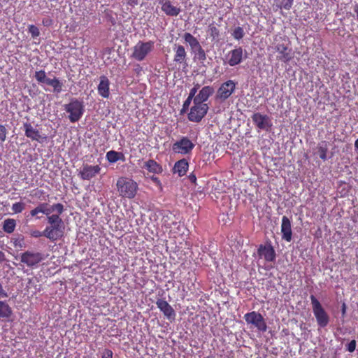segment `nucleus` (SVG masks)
<instances>
[{
  "label": "nucleus",
  "instance_id": "21",
  "mask_svg": "<svg viewBox=\"0 0 358 358\" xmlns=\"http://www.w3.org/2000/svg\"><path fill=\"white\" fill-rule=\"evenodd\" d=\"M174 57L173 61L178 64H183L187 66V52L182 45L175 44L173 46Z\"/></svg>",
  "mask_w": 358,
  "mask_h": 358
},
{
  "label": "nucleus",
  "instance_id": "13",
  "mask_svg": "<svg viewBox=\"0 0 358 358\" xmlns=\"http://www.w3.org/2000/svg\"><path fill=\"white\" fill-rule=\"evenodd\" d=\"M22 128L25 136L31 141L42 143L47 139V136L45 134H41L40 131L35 128L29 122H24Z\"/></svg>",
  "mask_w": 358,
  "mask_h": 358
},
{
  "label": "nucleus",
  "instance_id": "4",
  "mask_svg": "<svg viewBox=\"0 0 358 358\" xmlns=\"http://www.w3.org/2000/svg\"><path fill=\"white\" fill-rule=\"evenodd\" d=\"M310 299L311 301L313 313L316 319L317 325L321 328L326 327L330 320L328 313L314 295H310Z\"/></svg>",
  "mask_w": 358,
  "mask_h": 358
},
{
  "label": "nucleus",
  "instance_id": "3",
  "mask_svg": "<svg viewBox=\"0 0 358 358\" xmlns=\"http://www.w3.org/2000/svg\"><path fill=\"white\" fill-rule=\"evenodd\" d=\"M182 38L186 44L190 47L194 59L203 62L206 60V54L204 49L201 45L199 40L189 32H185L182 35Z\"/></svg>",
  "mask_w": 358,
  "mask_h": 358
},
{
  "label": "nucleus",
  "instance_id": "33",
  "mask_svg": "<svg viewBox=\"0 0 358 358\" xmlns=\"http://www.w3.org/2000/svg\"><path fill=\"white\" fill-rule=\"evenodd\" d=\"M16 227V221L12 218H8L4 220L3 224V229L8 234H11L15 231Z\"/></svg>",
  "mask_w": 358,
  "mask_h": 358
},
{
  "label": "nucleus",
  "instance_id": "10",
  "mask_svg": "<svg viewBox=\"0 0 358 358\" xmlns=\"http://www.w3.org/2000/svg\"><path fill=\"white\" fill-rule=\"evenodd\" d=\"M43 259V255L39 252L27 250L20 255V262L27 266L34 268Z\"/></svg>",
  "mask_w": 358,
  "mask_h": 358
},
{
  "label": "nucleus",
  "instance_id": "42",
  "mask_svg": "<svg viewBox=\"0 0 358 358\" xmlns=\"http://www.w3.org/2000/svg\"><path fill=\"white\" fill-rule=\"evenodd\" d=\"M356 348V341L352 340L347 345L346 349L350 352H352L355 350Z\"/></svg>",
  "mask_w": 358,
  "mask_h": 358
},
{
  "label": "nucleus",
  "instance_id": "16",
  "mask_svg": "<svg viewBox=\"0 0 358 358\" xmlns=\"http://www.w3.org/2000/svg\"><path fill=\"white\" fill-rule=\"evenodd\" d=\"M257 255L259 258H264L268 262H273L276 258L275 251L271 243L259 245Z\"/></svg>",
  "mask_w": 358,
  "mask_h": 358
},
{
  "label": "nucleus",
  "instance_id": "52",
  "mask_svg": "<svg viewBox=\"0 0 358 358\" xmlns=\"http://www.w3.org/2000/svg\"><path fill=\"white\" fill-rule=\"evenodd\" d=\"M199 87H200V85L199 83L194 84V85L193 87V88L195 89L196 91H198Z\"/></svg>",
  "mask_w": 358,
  "mask_h": 358
},
{
  "label": "nucleus",
  "instance_id": "27",
  "mask_svg": "<svg viewBox=\"0 0 358 358\" xmlns=\"http://www.w3.org/2000/svg\"><path fill=\"white\" fill-rule=\"evenodd\" d=\"M143 168L148 170L150 173L159 174L163 171L162 166L154 159H149L144 163Z\"/></svg>",
  "mask_w": 358,
  "mask_h": 358
},
{
  "label": "nucleus",
  "instance_id": "32",
  "mask_svg": "<svg viewBox=\"0 0 358 358\" xmlns=\"http://www.w3.org/2000/svg\"><path fill=\"white\" fill-rule=\"evenodd\" d=\"M317 152L320 156V158L323 161H326L327 159V152H328V142L323 141L320 142L317 145Z\"/></svg>",
  "mask_w": 358,
  "mask_h": 358
},
{
  "label": "nucleus",
  "instance_id": "47",
  "mask_svg": "<svg viewBox=\"0 0 358 358\" xmlns=\"http://www.w3.org/2000/svg\"><path fill=\"white\" fill-rule=\"evenodd\" d=\"M188 178L192 183L196 185V176L194 173H190L188 176Z\"/></svg>",
  "mask_w": 358,
  "mask_h": 358
},
{
  "label": "nucleus",
  "instance_id": "24",
  "mask_svg": "<svg viewBox=\"0 0 358 358\" xmlns=\"http://www.w3.org/2000/svg\"><path fill=\"white\" fill-rule=\"evenodd\" d=\"M214 93V88L212 86H204L199 90V93L195 96L193 101L199 103H206L205 102L209 99Z\"/></svg>",
  "mask_w": 358,
  "mask_h": 358
},
{
  "label": "nucleus",
  "instance_id": "15",
  "mask_svg": "<svg viewBox=\"0 0 358 358\" xmlns=\"http://www.w3.org/2000/svg\"><path fill=\"white\" fill-rule=\"evenodd\" d=\"M274 50L278 53L276 59L280 62L288 63L293 58L292 50L288 44L278 43L275 45Z\"/></svg>",
  "mask_w": 358,
  "mask_h": 358
},
{
  "label": "nucleus",
  "instance_id": "34",
  "mask_svg": "<svg viewBox=\"0 0 358 358\" xmlns=\"http://www.w3.org/2000/svg\"><path fill=\"white\" fill-rule=\"evenodd\" d=\"M30 235L32 236V237H34V238H39L42 236L46 237L48 239H49L50 241L54 242V241H56L57 240L55 239V237H52L51 236H48V234H45V229L43 231H40L38 230H33L30 232Z\"/></svg>",
  "mask_w": 358,
  "mask_h": 358
},
{
  "label": "nucleus",
  "instance_id": "5",
  "mask_svg": "<svg viewBox=\"0 0 358 358\" xmlns=\"http://www.w3.org/2000/svg\"><path fill=\"white\" fill-rule=\"evenodd\" d=\"M64 110L69 113V119L73 123L78 122L85 111L83 101L77 99H72L68 104L64 106Z\"/></svg>",
  "mask_w": 358,
  "mask_h": 358
},
{
  "label": "nucleus",
  "instance_id": "51",
  "mask_svg": "<svg viewBox=\"0 0 358 358\" xmlns=\"http://www.w3.org/2000/svg\"><path fill=\"white\" fill-rule=\"evenodd\" d=\"M354 10L357 15V20L358 21V4L355 5Z\"/></svg>",
  "mask_w": 358,
  "mask_h": 358
},
{
  "label": "nucleus",
  "instance_id": "17",
  "mask_svg": "<svg viewBox=\"0 0 358 358\" xmlns=\"http://www.w3.org/2000/svg\"><path fill=\"white\" fill-rule=\"evenodd\" d=\"M101 167L99 165L84 164L78 173L79 177L84 180H90L99 174Z\"/></svg>",
  "mask_w": 358,
  "mask_h": 358
},
{
  "label": "nucleus",
  "instance_id": "18",
  "mask_svg": "<svg viewBox=\"0 0 358 358\" xmlns=\"http://www.w3.org/2000/svg\"><path fill=\"white\" fill-rule=\"evenodd\" d=\"M156 305L169 320L172 322L175 320L176 312L166 300L163 299H158L156 301Z\"/></svg>",
  "mask_w": 358,
  "mask_h": 358
},
{
  "label": "nucleus",
  "instance_id": "25",
  "mask_svg": "<svg viewBox=\"0 0 358 358\" xmlns=\"http://www.w3.org/2000/svg\"><path fill=\"white\" fill-rule=\"evenodd\" d=\"M159 3L162 4V11L166 15L173 17L177 16L180 13V8L173 6L170 1L163 2V0H162Z\"/></svg>",
  "mask_w": 358,
  "mask_h": 358
},
{
  "label": "nucleus",
  "instance_id": "30",
  "mask_svg": "<svg viewBox=\"0 0 358 358\" xmlns=\"http://www.w3.org/2000/svg\"><path fill=\"white\" fill-rule=\"evenodd\" d=\"M13 310L6 301H0V317L8 319L11 317Z\"/></svg>",
  "mask_w": 358,
  "mask_h": 358
},
{
  "label": "nucleus",
  "instance_id": "35",
  "mask_svg": "<svg viewBox=\"0 0 358 358\" xmlns=\"http://www.w3.org/2000/svg\"><path fill=\"white\" fill-rule=\"evenodd\" d=\"M25 203L22 201L16 202L13 204L12 210L15 214L21 213L25 209Z\"/></svg>",
  "mask_w": 358,
  "mask_h": 358
},
{
  "label": "nucleus",
  "instance_id": "43",
  "mask_svg": "<svg viewBox=\"0 0 358 358\" xmlns=\"http://www.w3.org/2000/svg\"><path fill=\"white\" fill-rule=\"evenodd\" d=\"M102 358H113V352L109 349H106L102 355Z\"/></svg>",
  "mask_w": 358,
  "mask_h": 358
},
{
  "label": "nucleus",
  "instance_id": "48",
  "mask_svg": "<svg viewBox=\"0 0 358 358\" xmlns=\"http://www.w3.org/2000/svg\"><path fill=\"white\" fill-rule=\"evenodd\" d=\"M196 92H197V91H196L195 89H194V88L192 87V88L190 90V91H189V95H188V96H190V97H192V98H193V99H195V96H196Z\"/></svg>",
  "mask_w": 358,
  "mask_h": 358
},
{
  "label": "nucleus",
  "instance_id": "39",
  "mask_svg": "<svg viewBox=\"0 0 358 358\" xmlns=\"http://www.w3.org/2000/svg\"><path fill=\"white\" fill-rule=\"evenodd\" d=\"M280 2V7L282 8H285L286 10H289L292 5L294 0H278Z\"/></svg>",
  "mask_w": 358,
  "mask_h": 358
},
{
  "label": "nucleus",
  "instance_id": "7",
  "mask_svg": "<svg viewBox=\"0 0 358 358\" xmlns=\"http://www.w3.org/2000/svg\"><path fill=\"white\" fill-rule=\"evenodd\" d=\"M155 42L152 41L143 42L138 41L133 48L131 57L138 62L145 59L147 55L154 49Z\"/></svg>",
  "mask_w": 358,
  "mask_h": 358
},
{
  "label": "nucleus",
  "instance_id": "2",
  "mask_svg": "<svg viewBox=\"0 0 358 358\" xmlns=\"http://www.w3.org/2000/svg\"><path fill=\"white\" fill-rule=\"evenodd\" d=\"M119 195L123 198L134 199L137 193L138 184L133 179L120 177L116 183Z\"/></svg>",
  "mask_w": 358,
  "mask_h": 358
},
{
  "label": "nucleus",
  "instance_id": "9",
  "mask_svg": "<svg viewBox=\"0 0 358 358\" xmlns=\"http://www.w3.org/2000/svg\"><path fill=\"white\" fill-rule=\"evenodd\" d=\"M244 320L248 324H250L259 331L265 332L267 330L266 321L262 314L258 312L252 311L245 314Z\"/></svg>",
  "mask_w": 358,
  "mask_h": 358
},
{
  "label": "nucleus",
  "instance_id": "41",
  "mask_svg": "<svg viewBox=\"0 0 358 358\" xmlns=\"http://www.w3.org/2000/svg\"><path fill=\"white\" fill-rule=\"evenodd\" d=\"M7 136V129L6 127L0 124V141L4 142Z\"/></svg>",
  "mask_w": 358,
  "mask_h": 358
},
{
  "label": "nucleus",
  "instance_id": "45",
  "mask_svg": "<svg viewBox=\"0 0 358 358\" xmlns=\"http://www.w3.org/2000/svg\"><path fill=\"white\" fill-rule=\"evenodd\" d=\"M6 297H8V294L3 289V285L0 282V298H6Z\"/></svg>",
  "mask_w": 358,
  "mask_h": 358
},
{
  "label": "nucleus",
  "instance_id": "6",
  "mask_svg": "<svg viewBox=\"0 0 358 358\" xmlns=\"http://www.w3.org/2000/svg\"><path fill=\"white\" fill-rule=\"evenodd\" d=\"M208 110L209 106L207 103L193 101V105L190 107L187 113V119L190 122L199 123L206 115Z\"/></svg>",
  "mask_w": 358,
  "mask_h": 358
},
{
  "label": "nucleus",
  "instance_id": "26",
  "mask_svg": "<svg viewBox=\"0 0 358 358\" xmlns=\"http://www.w3.org/2000/svg\"><path fill=\"white\" fill-rule=\"evenodd\" d=\"M109 85L110 82L108 78L105 76H101L97 88L99 95L103 98H108L110 95Z\"/></svg>",
  "mask_w": 358,
  "mask_h": 358
},
{
  "label": "nucleus",
  "instance_id": "31",
  "mask_svg": "<svg viewBox=\"0 0 358 358\" xmlns=\"http://www.w3.org/2000/svg\"><path fill=\"white\" fill-rule=\"evenodd\" d=\"M29 196L39 201H46L49 197V194L41 189L35 188L30 192Z\"/></svg>",
  "mask_w": 358,
  "mask_h": 358
},
{
  "label": "nucleus",
  "instance_id": "54",
  "mask_svg": "<svg viewBox=\"0 0 358 358\" xmlns=\"http://www.w3.org/2000/svg\"><path fill=\"white\" fill-rule=\"evenodd\" d=\"M355 147L357 150H358V138L355 142Z\"/></svg>",
  "mask_w": 358,
  "mask_h": 358
},
{
  "label": "nucleus",
  "instance_id": "36",
  "mask_svg": "<svg viewBox=\"0 0 358 358\" xmlns=\"http://www.w3.org/2000/svg\"><path fill=\"white\" fill-rule=\"evenodd\" d=\"M244 31L243 29L241 27H237L234 29L232 33L233 37L236 40H240L244 36Z\"/></svg>",
  "mask_w": 358,
  "mask_h": 358
},
{
  "label": "nucleus",
  "instance_id": "1",
  "mask_svg": "<svg viewBox=\"0 0 358 358\" xmlns=\"http://www.w3.org/2000/svg\"><path fill=\"white\" fill-rule=\"evenodd\" d=\"M62 214L56 213V214L46 215L49 225L45 227V234H48V236L55 237L57 241L64 236V225L60 217Z\"/></svg>",
  "mask_w": 358,
  "mask_h": 358
},
{
  "label": "nucleus",
  "instance_id": "46",
  "mask_svg": "<svg viewBox=\"0 0 358 358\" xmlns=\"http://www.w3.org/2000/svg\"><path fill=\"white\" fill-rule=\"evenodd\" d=\"M40 210H41L36 206L30 211V215L31 217H36L38 213H41Z\"/></svg>",
  "mask_w": 358,
  "mask_h": 358
},
{
  "label": "nucleus",
  "instance_id": "19",
  "mask_svg": "<svg viewBox=\"0 0 358 358\" xmlns=\"http://www.w3.org/2000/svg\"><path fill=\"white\" fill-rule=\"evenodd\" d=\"M243 49L242 47L231 50L226 56L227 63L231 66L241 64L243 61Z\"/></svg>",
  "mask_w": 358,
  "mask_h": 358
},
{
  "label": "nucleus",
  "instance_id": "29",
  "mask_svg": "<svg viewBox=\"0 0 358 358\" xmlns=\"http://www.w3.org/2000/svg\"><path fill=\"white\" fill-rule=\"evenodd\" d=\"M106 159L110 163H115L119 160L124 162L125 160L124 155L122 152L110 150L106 153Z\"/></svg>",
  "mask_w": 358,
  "mask_h": 358
},
{
  "label": "nucleus",
  "instance_id": "20",
  "mask_svg": "<svg viewBox=\"0 0 358 358\" xmlns=\"http://www.w3.org/2000/svg\"><path fill=\"white\" fill-rule=\"evenodd\" d=\"M252 120L253 123L259 129L268 130L272 126L269 117L260 113H254L252 115Z\"/></svg>",
  "mask_w": 358,
  "mask_h": 358
},
{
  "label": "nucleus",
  "instance_id": "49",
  "mask_svg": "<svg viewBox=\"0 0 358 358\" xmlns=\"http://www.w3.org/2000/svg\"><path fill=\"white\" fill-rule=\"evenodd\" d=\"M4 261H6L5 254L2 251H0V264L3 262Z\"/></svg>",
  "mask_w": 358,
  "mask_h": 358
},
{
  "label": "nucleus",
  "instance_id": "23",
  "mask_svg": "<svg viewBox=\"0 0 358 358\" xmlns=\"http://www.w3.org/2000/svg\"><path fill=\"white\" fill-rule=\"evenodd\" d=\"M282 238L287 242H290L292 238L291 221L287 216L282 217L281 223Z\"/></svg>",
  "mask_w": 358,
  "mask_h": 358
},
{
  "label": "nucleus",
  "instance_id": "8",
  "mask_svg": "<svg viewBox=\"0 0 358 358\" xmlns=\"http://www.w3.org/2000/svg\"><path fill=\"white\" fill-rule=\"evenodd\" d=\"M34 78L40 84H45L53 88V91L56 93H60L62 91L63 84L56 77L50 78L46 76V73L43 70L35 72Z\"/></svg>",
  "mask_w": 358,
  "mask_h": 358
},
{
  "label": "nucleus",
  "instance_id": "55",
  "mask_svg": "<svg viewBox=\"0 0 358 358\" xmlns=\"http://www.w3.org/2000/svg\"><path fill=\"white\" fill-rule=\"evenodd\" d=\"M357 159H358V157H357Z\"/></svg>",
  "mask_w": 358,
  "mask_h": 358
},
{
  "label": "nucleus",
  "instance_id": "28",
  "mask_svg": "<svg viewBox=\"0 0 358 358\" xmlns=\"http://www.w3.org/2000/svg\"><path fill=\"white\" fill-rule=\"evenodd\" d=\"M189 164L187 159H182L176 162L173 166L174 173H178L179 176H183L188 170Z\"/></svg>",
  "mask_w": 358,
  "mask_h": 358
},
{
  "label": "nucleus",
  "instance_id": "44",
  "mask_svg": "<svg viewBox=\"0 0 358 358\" xmlns=\"http://www.w3.org/2000/svg\"><path fill=\"white\" fill-rule=\"evenodd\" d=\"M15 248H22L24 245L23 239H15L13 242Z\"/></svg>",
  "mask_w": 358,
  "mask_h": 358
},
{
  "label": "nucleus",
  "instance_id": "12",
  "mask_svg": "<svg viewBox=\"0 0 358 358\" xmlns=\"http://www.w3.org/2000/svg\"><path fill=\"white\" fill-rule=\"evenodd\" d=\"M162 222L169 236L176 238L179 234L180 224L173 220L172 214L169 213L167 215H164Z\"/></svg>",
  "mask_w": 358,
  "mask_h": 358
},
{
  "label": "nucleus",
  "instance_id": "53",
  "mask_svg": "<svg viewBox=\"0 0 358 358\" xmlns=\"http://www.w3.org/2000/svg\"><path fill=\"white\" fill-rule=\"evenodd\" d=\"M345 308H346V307H345V303H343V306H342V313H343V314H345Z\"/></svg>",
  "mask_w": 358,
  "mask_h": 358
},
{
  "label": "nucleus",
  "instance_id": "22",
  "mask_svg": "<svg viewBox=\"0 0 358 358\" xmlns=\"http://www.w3.org/2000/svg\"><path fill=\"white\" fill-rule=\"evenodd\" d=\"M48 206L47 203H41L37 207L41 210L40 212L45 215H48L53 212L63 213L64 211V206L62 203H54L50 207H48Z\"/></svg>",
  "mask_w": 358,
  "mask_h": 358
},
{
  "label": "nucleus",
  "instance_id": "50",
  "mask_svg": "<svg viewBox=\"0 0 358 358\" xmlns=\"http://www.w3.org/2000/svg\"><path fill=\"white\" fill-rule=\"evenodd\" d=\"M151 180L157 185H161L160 180L157 177L152 176Z\"/></svg>",
  "mask_w": 358,
  "mask_h": 358
},
{
  "label": "nucleus",
  "instance_id": "14",
  "mask_svg": "<svg viewBox=\"0 0 358 358\" xmlns=\"http://www.w3.org/2000/svg\"><path fill=\"white\" fill-rule=\"evenodd\" d=\"M194 146L187 137L184 136L173 144L172 149L175 153L187 155L192 152Z\"/></svg>",
  "mask_w": 358,
  "mask_h": 358
},
{
  "label": "nucleus",
  "instance_id": "40",
  "mask_svg": "<svg viewBox=\"0 0 358 358\" xmlns=\"http://www.w3.org/2000/svg\"><path fill=\"white\" fill-rule=\"evenodd\" d=\"M29 32L31 34L33 38L37 37L40 35L39 29L36 26L33 24L29 27Z\"/></svg>",
  "mask_w": 358,
  "mask_h": 358
},
{
  "label": "nucleus",
  "instance_id": "11",
  "mask_svg": "<svg viewBox=\"0 0 358 358\" xmlns=\"http://www.w3.org/2000/svg\"><path fill=\"white\" fill-rule=\"evenodd\" d=\"M236 83L234 80H229L223 83L217 91L215 99L224 101L227 100L235 91Z\"/></svg>",
  "mask_w": 358,
  "mask_h": 358
},
{
  "label": "nucleus",
  "instance_id": "37",
  "mask_svg": "<svg viewBox=\"0 0 358 358\" xmlns=\"http://www.w3.org/2000/svg\"><path fill=\"white\" fill-rule=\"evenodd\" d=\"M193 100H194L193 98H192L189 96H187V98L183 103L182 109L180 110V114H184L189 110V109L190 108L189 106L191 104V102L193 101Z\"/></svg>",
  "mask_w": 358,
  "mask_h": 358
},
{
  "label": "nucleus",
  "instance_id": "38",
  "mask_svg": "<svg viewBox=\"0 0 358 358\" xmlns=\"http://www.w3.org/2000/svg\"><path fill=\"white\" fill-rule=\"evenodd\" d=\"M208 27L210 35L213 38H216L220 36L219 29L213 24H210Z\"/></svg>",
  "mask_w": 358,
  "mask_h": 358
}]
</instances>
